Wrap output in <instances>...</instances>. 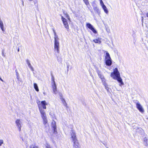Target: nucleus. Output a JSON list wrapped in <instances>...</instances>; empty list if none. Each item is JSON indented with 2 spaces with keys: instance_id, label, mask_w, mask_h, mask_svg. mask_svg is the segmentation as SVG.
Returning <instances> with one entry per match:
<instances>
[{
  "instance_id": "20",
  "label": "nucleus",
  "mask_w": 148,
  "mask_h": 148,
  "mask_svg": "<svg viewBox=\"0 0 148 148\" xmlns=\"http://www.w3.org/2000/svg\"><path fill=\"white\" fill-rule=\"evenodd\" d=\"M144 143L145 145L148 146V139L146 138H144Z\"/></svg>"
},
{
  "instance_id": "39",
  "label": "nucleus",
  "mask_w": 148,
  "mask_h": 148,
  "mask_svg": "<svg viewBox=\"0 0 148 148\" xmlns=\"http://www.w3.org/2000/svg\"><path fill=\"white\" fill-rule=\"evenodd\" d=\"M28 1L30 2H31L33 1L34 0H28Z\"/></svg>"
},
{
  "instance_id": "2",
  "label": "nucleus",
  "mask_w": 148,
  "mask_h": 148,
  "mask_svg": "<svg viewBox=\"0 0 148 148\" xmlns=\"http://www.w3.org/2000/svg\"><path fill=\"white\" fill-rule=\"evenodd\" d=\"M71 138L73 143L74 148H79V143L76 137V133L74 130H72L70 133Z\"/></svg>"
},
{
  "instance_id": "29",
  "label": "nucleus",
  "mask_w": 148,
  "mask_h": 148,
  "mask_svg": "<svg viewBox=\"0 0 148 148\" xmlns=\"http://www.w3.org/2000/svg\"><path fill=\"white\" fill-rule=\"evenodd\" d=\"M45 146L46 148H52L50 146L49 144L47 143H46L45 144Z\"/></svg>"
},
{
  "instance_id": "18",
  "label": "nucleus",
  "mask_w": 148,
  "mask_h": 148,
  "mask_svg": "<svg viewBox=\"0 0 148 148\" xmlns=\"http://www.w3.org/2000/svg\"><path fill=\"white\" fill-rule=\"evenodd\" d=\"M0 27L1 29L3 32L5 31V30L4 29V26L3 22L1 21H0Z\"/></svg>"
},
{
  "instance_id": "31",
  "label": "nucleus",
  "mask_w": 148,
  "mask_h": 148,
  "mask_svg": "<svg viewBox=\"0 0 148 148\" xmlns=\"http://www.w3.org/2000/svg\"><path fill=\"white\" fill-rule=\"evenodd\" d=\"M100 1V4L102 6L105 5L102 1V0H99Z\"/></svg>"
},
{
  "instance_id": "34",
  "label": "nucleus",
  "mask_w": 148,
  "mask_h": 148,
  "mask_svg": "<svg viewBox=\"0 0 148 148\" xmlns=\"http://www.w3.org/2000/svg\"><path fill=\"white\" fill-rule=\"evenodd\" d=\"M29 67L32 71H34V69H33V67H32V65L31 66H29Z\"/></svg>"
},
{
  "instance_id": "23",
  "label": "nucleus",
  "mask_w": 148,
  "mask_h": 148,
  "mask_svg": "<svg viewBox=\"0 0 148 148\" xmlns=\"http://www.w3.org/2000/svg\"><path fill=\"white\" fill-rule=\"evenodd\" d=\"M27 148H38V147L34 145H32L29 146H28Z\"/></svg>"
},
{
  "instance_id": "40",
  "label": "nucleus",
  "mask_w": 148,
  "mask_h": 148,
  "mask_svg": "<svg viewBox=\"0 0 148 148\" xmlns=\"http://www.w3.org/2000/svg\"><path fill=\"white\" fill-rule=\"evenodd\" d=\"M147 16L148 17V13L147 14Z\"/></svg>"
},
{
  "instance_id": "32",
  "label": "nucleus",
  "mask_w": 148,
  "mask_h": 148,
  "mask_svg": "<svg viewBox=\"0 0 148 148\" xmlns=\"http://www.w3.org/2000/svg\"><path fill=\"white\" fill-rule=\"evenodd\" d=\"M3 140L0 139V146H1L3 144Z\"/></svg>"
},
{
  "instance_id": "5",
  "label": "nucleus",
  "mask_w": 148,
  "mask_h": 148,
  "mask_svg": "<svg viewBox=\"0 0 148 148\" xmlns=\"http://www.w3.org/2000/svg\"><path fill=\"white\" fill-rule=\"evenodd\" d=\"M16 126L18 128L19 131H21V128L22 125V122L21 120L20 119H16L15 122Z\"/></svg>"
},
{
  "instance_id": "16",
  "label": "nucleus",
  "mask_w": 148,
  "mask_h": 148,
  "mask_svg": "<svg viewBox=\"0 0 148 148\" xmlns=\"http://www.w3.org/2000/svg\"><path fill=\"white\" fill-rule=\"evenodd\" d=\"M101 7H102L103 9L104 10V11L105 12L106 14H108V10L107 8H106V7L105 6V5H104Z\"/></svg>"
},
{
  "instance_id": "14",
  "label": "nucleus",
  "mask_w": 148,
  "mask_h": 148,
  "mask_svg": "<svg viewBox=\"0 0 148 148\" xmlns=\"http://www.w3.org/2000/svg\"><path fill=\"white\" fill-rule=\"evenodd\" d=\"M52 127L53 129L54 133L57 132L56 126V122L54 121L52 122Z\"/></svg>"
},
{
  "instance_id": "21",
  "label": "nucleus",
  "mask_w": 148,
  "mask_h": 148,
  "mask_svg": "<svg viewBox=\"0 0 148 148\" xmlns=\"http://www.w3.org/2000/svg\"><path fill=\"white\" fill-rule=\"evenodd\" d=\"M93 41L96 43L100 44L101 42V41L99 38L95 39L93 40Z\"/></svg>"
},
{
  "instance_id": "30",
  "label": "nucleus",
  "mask_w": 148,
  "mask_h": 148,
  "mask_svg": "<svg viewBox=\"0 0 148 148\" xmlns=\"http://www.w3.org/2000/svg\"><path fill=\"white\" fill-rule=\"evenodd\" d=\"M66 17L68 19L69 21H70V19L69 17V16L67 14H66Z\"/></svg>"
},
{
  "instance_id": "25",
  "label": "nucleus",
  "mask_w": 148,
  "mask_h": 148,
  "mask_svg": "<svg viewBox=\"0 0 148 148\" xmlns=\"http://www.w3.org/2000/svg\"><path fill=\"white\" fill-rule=\"evenodd\" d=\"M61 101H62V103H63L64 105L66 107H67V104L65 100V99H62V100Z\"/></svg>"
},
{
  "instance_id": "22",
  "label": "nucleus",
  "mask_w": 148,
  "mask_h": 148,
  "mask_svg": "<svg viewBox=\"0 0 148 148\" xmlns=\"http://www.w3.org/2000/svg\"><path fill=\"white\" fill-rule=\"evenodd\" d=\"M106 89L107 90V92H110V89L109 88L108 85L107 84L104 86Z\"/></svg>"
},
{
  "instance_id": "9",
  "label": "nucleus",
  "mask_w": 148,
  "mask_h": 148,
  "mask_svg": "<svg viewBox=\"0 0 148 148\" xmlns=\"http://www.w3.org/2000/svg\"><path fill=\"white\" fill-rule=\"evenodd\" d=\"M86 26L88 28L91 30L94 33L96 34L97 33L96 30L94 28L93 26L90 23H86Z\"/></svg>"
},
{
  "instance_id": "35",
  "label": "nucleus",
  "mask_w": 148,
  "mask_h": 148,
  "mask_svg": "<svg viewBox=\"0 0 148 148\" xmlns=\"http://www.w3.org/2000/svg\"><path fill=\"white\" fill-rule=\"evenodd\" d=\"M15 71H16V76H19V74L18 73V72L16 70Z\"/></svg>"
},
{
  "instance_id": "37",
  "label": "nucleus",
  "mask_w": 148,
  "mask_h": 148,
  "mask_svg": "<svg viewBox=\"0 0 148 148\" xmlns=\"http://www.w3.org/2000/svg\"><path fill=\"white\" fill-rule=\"evenodd\" d=\"M16 78L18 79V80H19V76H17Z\"/></svg>"
},
{
  "instance_id": "24",
  "label": "nucleus",
  "mask_w": 148,
  "mask_h": 148,
  "mask_svg": "<svg viewBox=\"0 0 148 148\" xmlns=\"http://www.w3.org/2000/svg\"><path fill=\"white\" fill-rule=\"evenodd\" d=\"M101 80L102 84L104 86L107 84L106 82V80L105 78L101 79Z\"/></svg>"
},
{
  "instance_id": "42",
  "label": "nucleus",
  "mask_w": 148,
  "mask_h": 148,
  "mask_svg": "<svg viewBox=\"0 0 148 148\" xmlns=\"http://www.w3.org/2000/svg\"><path fill=\"white\" fill-rule=\"evenodd\" d=\"M67 68H68V69H69V66H67Z\"/></svg>"
},
{
  "instance_id": "19",
  "label": "nucleus",
  "mask_w": 148,
  "mask_h": 148,
  "mask_svg": "<svg viewBox=\"0 0 148 148\" xmlns=\"http://www.w3.org/2000/svg\"><path fill=\"white\" fill-rule=\"evenodd\" d=\"M34 89L36 91L38 92L39 91L38 85L36 83H34Z\"/></svg>"
},
{
  "instance_id": "3",
  "label": "nucleus",
  "mask_w": 148,
  "mask_h": 148,
  "mask_svg": "<svg viewBox=\"0 0 148 148\" xmlns=\"http://www.w3.org/2000/svg\"><path fill=\"white\" fill-rule=\"evenodd\" d=\"M52 30L54 35V49L55 51H56L58 53L59 52V39L58 36L57 35L54 28H52Z\"/></svg>"
},
{
  "instance_id": "10",
  "label": "nucleus",
  "mask_w": 148,
  "mask_h": 148,
  "mask_svg": "<svg viewBox=\"0 0 148 148\" xmlns=\"http://www.w3.org/2000/svg\"><path fill=\"white\" fill-rule=\"evenodd\" d=\"M40 114L41 117L43 119V123L45 125L47 122L46 113H43Z\"/></svg>"
},
{
  "instance_id": "13",
  "label": "nucleus",
  "mask_w": 148,
  "mask_h": 148,
  "mask_svg": "<svg viewBox=\"0 0 148 148\" xmlns=\"http://www.w3.org/2000/svg\"><path fill=\"white\" fill-rule=\"evenodd\" d=\"M97 72L98 75L99 77L101 79L104 78V76L102 74L101 72L99 70H97Z\"/></svg>"
},
{
  "instance_id": "26",
  "label": "nucleus",
  "mask_w": 148,
  "mask_h": 148,
  "mask_svg": "<svg viewBox=\"0 0 148 148\" xmlns=\"http://www.w3.org/2000/svg\"><path fill=\"white\" fill-rule=\"evenodd\" d=\"M84 3L87 5L88 8V5H89L88 0H83Z\"/></svg>"
},
{
  "instance_id": "38",
  "label": "nucleus",
  "mask_w": 148,
  "mask_h": 148,
  "mask_svg": "<svg viewBox=\"0 0 148 148\" xmlns=\"http://www.w3.org/2000/svg\"><path fill=\"white\" fill-rule=\"evenodd\" d=\"M22 4L23 6H24V2L23 0H22Z\"/></svg>"
},
{
  "instance_id": "7",
  "label": "nucleus",
  "mask_w": 148,
  "mask_h": 148,
  "mask_svg": "<svg viewBox=\"0 0 148 148\" xmlns=\"http://www.w3.org/2000/svg\"><path fill=\"white\" fill-rule=\"evenodd\" d=\"M61 19L64 27L66 29H68L69 28V26L66 19L64 18L63 16H62Z\"/></svg>"
},
{
  "instance_id": "12",
  "label": "nucleus",
  "mask_w": 148,
  "mask_h": 148,
  "mask_svg": "<svg viewBox=\"0 0 148 148\" xmlns=\"http://www.w3.org/2000/svg\"><path fill=\"white\" fill-rule=\"evenodd\" d=\"M106 64V65L108 66H110L112 64V61L111 59L105 60Z\"/></svg>"
},
{
  "instance_id": "33",
  "label": "nucleus",
  "mask_w": 148,
  "mask_h": 148,
  "mask_svg": "<svg viewBox=\"0 0 148 148\" xmlns=\"http://www.w3.org/2000/svg\"><path fill=\"white\" fill-rule=\"evenodd\" d=\"M59 95L60 96V98L61 100H62V99H64V98L63 97L62 95V94H60Z\"/></svg>"
},
{
  "instance_id": "1",
  "label": "nucleus",
  "mask_w": 148,
  "mask_h": 148,
  "mask_svg": "<svg viewBox=\"0 0 148 148\" xmlns=\"http://www.w3.org/2000/svg\"><path fill=\"white\" fill-rule=\"evenodd\" d=\"M110 76L113 79L116 80L120 83V86H121L124 85V84L120 77V73L117 68H116L113 70V72L111 73Z\"/></svg>"
},
{
  "instance_id": "6",
  "label": "nucleus",
  "mask_w": 148,
  "mask_h": 148,
  "mask_svg": "<svg viewBox=\"0 0 148 148\" xmlns=\"http://www.w3.org/2000/svg\"><path fill=\"white\" fill-rule=\"evenodd\" d=\"M92 5L93 7V9L95 13H97L98 15H99L100 13V11L97 7V6L95 5V2H94L92 3Z\"/></svg>"
},
{
  "instance_id": "36",
  "label": "nucleus",
  "mask_w": 148,
  "mask_h": 148,
  "mask_svg": "<svg viewBox=\"0 0 148 148\" xmlns=\"http://www.w3.org/2000/svg\"><path fill=\"white\" fill-rule=\"evenodd\" d=\"M2 55L4 57L5 56V55L4 54V51L3 50L2 51Z\"/></svg>"
},
{
  "instance_id": "15",
  "label": "nucleus",
  "mask_w": 148,
  "mask_h": 148,
  "mask_svg": "<svg viewBox=\"0 0 148 148\" xmlns=\"http://www.w3.org/2000/svg\"><path fill=\"white\" fill-rule=\"evenodd\" d=\"M52 127L53 129L54 133L57 132L56 126V122L54 121L52 122Z\"/></svg>"
},
{
  "instance_id": "28",
  "label": "nucleus",
  "mask_w": 148,
  "mask_h": 148,
  "mask_svg": "<svg viewBox=\"0 0 148 148\" xmlns=\"http://www.w3.org/2000/svg\"><path fill=\"white\" fill-rule=\"evenodd\" d=\"M26 62H27V65L29 67L31 66V65L29 62V61L28 60H26Z\"/></svg>"
},
{
  "instance_id": "8",
  "label": "nucleus",
  "mask_w": 148,
  "mask_h": 148,
  "mask_svg": "<svg viewBox=\"0 0 148 148\" xmlns=\"http://www.w3.org/2000/svg\"><path fill=\"white\" fill-rule=\"evenodd\" d=\"M51 85L53 93L54 94H56L57 93V86L56 82L51 83Z\"/></svg>"
},
{
  "instance_id": "4",
  "label": "nucleus",
  "mask_w": 148,
  "mask_h": 148,
  "mask_svg": "<svg viewBox=\"0 0 148 148\" xmlns=\"http://www.w3.org/2000/svg\"><path fill=\"white\" fill-rule=\"evenodd\" d=\"M37 103L38 105V108L40 113H45L43 109H46V106L47 105L48 103L45 101H43L41 102L39 101Z\"/></svg>"
},
{
  "instance_id": "11",
  "label": "nucleus",
  "mask_w": 148,
  "mask_h": 148,
  "mask_svg": "<svg viewBox=\"0 0 148 148\" xmlns=\"http://www.w3.org/2000/svg\"><path fill=\"white\" fill-rule=\"evenodd\" d=\"M136 107L138 110L141 112L143 113L144 112V110L142 106L140 104L139 102H137L136 103Z\"/></svg>"
},
{
  "instance_id": "17",
  "label": "nucleus",
  "mask_w": 148,
  "mask_h": 148,
  "mask_svg": "<svg viewBox=\"0 0 148 148\" xmlns=\"http://www.w3.org/2000/svg\"><path fill=\"white\" fill-rule=\"evenodd\" d=\"M105 52H106V55L105 57V60L106 59H110L111 58L110 56V55L108 53V52L107 51H106Z\"/></svg>"
},
{
  "instance_id": "41",
  "label": "nucleus",
  "mask_w": 148,
  "mask_h": 148,
  "mask_svg": "<svg viewBox=\"0 0 148 148\" xmlns=\"http://www.w3.org/2000/svg\"><path fill=\"white\" fill-rule=\"evenodd\" d=\"M19 51V49L18 48V52Z\"/></svg>"
},
{
  "instance_id": "27",
  "label": "nucleus",
  "mask_w": 148,
  "mask_h": 148,
  "mask_svg": "<svg viewBox=\"0 0 148 148\" xmlns=\"http://www.w3.org/2000/svg\"><path fill=\"white\" fill-rule=\"evenodd\" d=\"M51 83L55 82V78L53 75H52L51 77Z\"/></svg>"
}]
</instances>
